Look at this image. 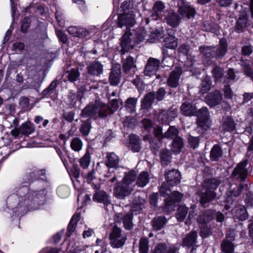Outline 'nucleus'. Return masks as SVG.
Here are the masks:
<instances>
[{"instance_id":"obj_1","label":"nucleus","mask_w":253,"mask_h":253,"mask_svg":"<svg viewBox=\"0 0 253 253\" xmlns=\"http://www.w3.org/2000/svg\"><path fill=\"white\" fill-rule=\"evenodd\" d=\"M45 169L36 167L27 168L22 177V183L14 188L13 193L7 198V208L12 211V216L21 217L28 211L40 209L44 204L46 191L30 190L29 186L36 181H46Z\"/></svg>"},{"instance_id":"obj_2","label":"nucleus","mask_w":253,"mask_h":253,"mask_svg":"<svg viewBox=\"0 0 253 253\" xmlns=\"http://www.w3.org/2000/svg\"><path fill=\"white\" fill-rule=\"evenodd\" d=\"M113 114L109 106L103 102L96 100L94 103H90L81 111L82 118L96 120L97 118L105 119Z\"/></svg>"},{"instance_id":"obj_3","label":"nucleus","mask_w":253,"mask_h":253,"mask_svg":"<svg viewBox=\"0 0 253 253\" xmlns=\"http://www.w3.org/2000/svg\"><path fill=\"white\" fill-rule=\"evenodd\" d=\"M136 177L137 174L134 170L126 172L122 181L117 183L114 187L115 197L119 199H124L129 196L134 190Z\"/></svg>"},{"instance_id":"obj_4","label":"nucleus","mask_w":253,"mask_h":253,"mask_svg":"<svg viewBox=\"0 0 253 253\" xmlns=\"http://www.w3.org/2000/svg\"><path fill=\"white\" fill-rule=\"evenodd\" d=\"M150 119H144L141 123L144 128L149 133L152 130L153 136L150 135L149 140L151 151L157 155L158 152V113L154 110L150 115Z\"/></svg>"},{"instance_id":"obj_5","label":"nucleus","mask_w":253,"mask_h":253,"mask_svg":"<svg viewBox=\"0 0 253 253\" xmlns=\"http://www.w3.org/2000/svg\"><path fill=\"white\" fill-rule=\"evenodd\" d=\"M130 2L124 1L121 5V11L124 12L118 16L117 26L119 28L123 26L132 27L136 23L135 15L132 11H129Z\"/></svg>"},{"instance_id":"obj_6","label":"nucleus","mask_w":253,"mask_h":253,"mask_svg":"<svg viewBox=\"0 0 253 253\" xmlns=\"http://www.w3.org/2000/svg\"><path fill=\"white\" fill-rule=\"evenodd\" d=\"M159 193L164 197L169 196L165 199V207L169 211L173 210L175 204L180 202L183 198L182 194L177 191L171 192L169 187L166 188L165 184L162 185Z\"/></svg>"},{"instance_id":"obj_7","label":"nucleus","mask_w":253,"mask_h":253,"mask_svg":"<svg viewBox=\"0 0 253 253\" xmlns=\"http://www.w3.org/2000/svg\"><path fill=\"white\" fill-rule=\"evenodd\" d=\"M218 184L215 179H211L206 183L205 191L202 192L201 197V203L203 206L216 197L214 190L217 188Z\"/></svg>"},{"instance_id":"obj_8","label":"nucleus","mask_w":253,"mask_h":253,"mask_svg":"<svg viewBox=\"0 0 253 253\" xmlns=\"http://www.w3.org/2000/svg\"><path fill=\"white\" fill-rule=\"evenodd\" d=\"M109 239L110 246L115 249L122 248L126 240V237L122 234L121 229L116 225L113 227Z\"/></svg>"},{"instance_id":"obj_9","label":"nucleus","mask_w":253,"mask_h":253,"mask_svg":"<svg viewBox=\"0 0 253 253\" xmlns=\"http://www.w3.org/2000/svg\"><path fill=\"white\" fill-rule=\"evenodd\" d=\"M126 27V31L123 35L121 40V52L122 54L128 51L130 49H133L134 47L133 34L130 30L131 27Z\"/></svg>"},{"instance_id":"obj_10","label":"nucleus","mask_w":253,"mask_h":253,"mask_svg":"<svg viewBox=\"0 0 253 253\" xmlns=\"http://www.w3.org/2000/svg\"><path fill=\"white\" fill-rule=\"evenodd\" d=\"M177 5L178 7V12L182 18L189 19L194 17L196 10L189 3L181 0L178 2Z\"/></svg>"},{"instance_id":"obj_11","label":"nucleus","mask_w":253,"mask_h":253,"mask_svg":"<svg viewBox=\"0 0 253 253\" xmlns=\"http://www.w3.org/2000/svg\"><path fill=\"white\" fill-rule=\"evenodd\" d=\"M34 125L30 122L23 123L18 128L11 130V134L15 137H18L20 134L29 136L35 131Z\"/></svg>"},{"instance_id":"obj_12","label":"nucleus","mask_w":253,"mask_h":253,"mask_svg":"<svg viewBox=\"0 0 253 253\" xmlns=\"http://www.w3.org/2000/svg\"><path fill=\"white\" fill-rule=\"evenodd\" d=\"M247 164L248 161L246 159L240 162L234 169L231 174L232 177L244 180L248 174V169L246 168Z\"/></svg>"},{"instance_id":"obj_13","label":"nucleus","mask_w":253,"mask_h":253,"mask_svg":"<svg viewBox=\"0 0 253 253\" xmlns=\"http://www.w3.org/2000/svg\"><path fill=\"white\" fill-rule=\"evenodd\" d=\"M165 176L167 183L171 186L179 184L181 178L180 173L175 169L166 171Z\"/></svg>"},{"instance_id":"obj_14","label":"nucleus","mask_w":253,"mask_h":253,"mask_svg":"<svg viewBox=\"0 0 253 253\" xmlns=\"http://www.w3.org/2000/svg\"><path fill=\"white\" fill-rule=\"evenodd\" d=\"M158 70V59L150 57L145 65L143 71L144 75L146 76L151 77L156 75Z\"/></svg>"},{"instance_id":"obj_15","label":"nucleus","mask_w":253,"mask_h":253,"mask_svg":"<svg viewBox=\"0 0 253 253\" xmlns=\"http://www.w3.org/2000/svg\"><path fill=\"white\" fill-rule=\"evenodd\" d=\"M121 63L122 64L123 72L125 75L130 73L134 74L136 66L134 62V59L131 56H128L126 58H123Z\"/></svg>"},{"instance_id":"obj_16","label":"nucleus","mask_w":253,"mask_h":253,"mask_svg":"<svg viewBox=\"0 0 253 253\" xmlns=\"http://www.w3.org/2000/svg\"><path fill=\"white\" fill-rule=\"evenodd\" d=\"M120 159L114 152H107L104 160L105 166L109 169H117L119 168Z\"/></svg>"},{"instance_id":"obj_17","label":"nucleus","mask_w":253,"mask_h":253,"mask_svg":"<svg viewBox=\"0 0 253 253\" xmlns=\"http://www.w3.org/2000/svg\"><path fill=\"white\" fill-rule=\"evenodd\" d=\"M122 77L121 65L118 64L113 66L109 76L110 83L112 85L116 86L120 82Z\"/></svg>"},{"instance_id":"obj_18","label":"nucleus","mask_w":253,"mask_h":253,"mask_svg":"<svg viewBox=\"0 0 253 253\" xmlns=\"http://www.w3.org/2000/svg\"><path fill=\"white\" fill-rule=\"evenodd\" d=\"M155 99L158 100V91L156 93L150 92L146 94L141 101V109L147 110L150 109Z\"/></svg>"},{"instance_id":"obj_19","label":"nucleus","mask_w":253,"mask_h":253,"mask_svg":"<svg viewBox=\"0 0 253 253\" xmlns=\"http://www.w3.org/2000/svg\"><path fill=\"white\" fill-rule=\"evenodd\" d=\"M222 100V94L219 90H215L208 94L205 97L207 104L211 107L219 104Z\"/></svg>"},{"instance_id":"obj_20","label":"nucleus","mask_w":253,"mask_h":253,"mask_svg":"<svg viewBox=\"0 0 253 253\" xmlns=\"http://www.w3.org/2000/svg\"><path fill=\"white\" fill-rule=\"evenodd\" d=\"M93 200L95 202L102 203L105 206L111 204L110 196L103 190L96 191L93 196Z\"/></svg>"},{"instance_id":"obj_21","label":"nucleus","mask_w":253,"mask_h":253,"mask_svg":"<svg viewBox=\"0 0 253 253\" xmlns=\"http://www.w3.org/2000/svg\"><path fill=\"white\" fill-rule=\"evenodd\" d=\"M88 73L94 76H100L103 72V65L98 61H94L87 67Z\"/></svg>"},{"instance_id":"obj_22","label":"nucleus","mask_w":253,"mask_h":253,"mask_svg":"<svg viewBox=\"0 0 253 253\" xmlns=\"http://www.w3.org/2000/svg\"><path fill=\"white\" fill-rule=\"evenodd\" d=\"M181 74L180 68H177L172 71L168 80V84L171 87H176L179 84V80Z\"/></svg>"},{"instance_id":"obj_23","label":"nucleus","mask_w":253,"mask_h":253,"mask_svg":"<svg viewBox=\"0 0 253 253\" xmlns=\"http://www.w3.org/2000/svg\"><path fill=\"white\" fill-rule=\"evenodd\" d=\"M178 130L175 126H169L168 130L164 134L162 133V129L159 127V138H167L174 140L177 138V137H180L178 136Z\"/></svg>"},{"instance_id":"obj_24","label":"nucleus","mask_w":253,"mask_h":253,"mask_svg":"<svg viewBox=\"0 0 253 253\" xmlns=\"http://www.w3.org/2000/svg\"><path fill=\"white\" fill-rule=\"evenodd\" d=\"M129 141V149L134 153L139 152L141 149L139 137L136 135H130Z\"/></svg>"},{"instance_id":"obj_25","label":"nucleus","mask_w":253,"mask_h":253,"mask_svg":"<svg viewBox=\"0 0 253 253\" xmlns=\"http://www.w3.org/2000/svg\"><path fill=\"white\" fill-rule=\"evenodd\" d=\"M227 49L226 40L221 39L219 42V45L217 47H215L214 57L217 58H222L225 54Z\"/></svg>"},{"instance_id":"obj_26","label":"nucleus","mask_w":253,"mask_h":253,"mask_svg":"<svg viewBox=\"0 0 253 253\" xmlns=\"http://www.w3.org/2000/svg\"><path fill=\"white\" fill-rule=\"evenodd\" d=\"M181 112L185 116H191L196 114V108L189 102H184L180 107Z\"/></svg>"},{"instance_id":"obj_27","label":"nucleus","mask_w":253,"mask_h":253,"mask_svg":"<svg viewBox=\"0 0 253 253\" xmlns=\"http://www.w3.org/2000/svg\"><path fill=\"white\" fill-rule=\"evenodd\" d=\"M145 202L144 199L141 198L139 196H135L130 206L131 212L132 213L133 212H140L142 210V207Z\"/></svg>"},{"instance_id":"obj_28","label":"nucleus","mask_w":253,"mask_h":253,"mask_svg":"<svg viewBox=\"0 0 253 253\" xmlns=\"http://www.w3.org/2000/svg\"><path fill=\"white\" fill-rule=\"evenodd\" d=\"M92 128V121L90 119L81 120V124L79 127L80 132L84 137L88 135Z\"/></svg>"},{"instance_id":"obj_29","label":"nucleus","mask_w":253,"mask_h":253,"mask_svg":"<svg viewBox=\"0 0 253 253\" xmlns=\"http://www.w3.org/2000/svg\"><path fill=\"white\" fill-rule=\"evenodd\" d=\"M197 115L198 125L200 126H203L206 123L209 117V112L207 108L203 107L200 109Z\"/></svg>"},{"instance_id":"obj_30","label":"nucleus","mask_w":253,"mask_h":253,"mask_svg":"<svg viewBox=\"0 0 253 253\" xmlns=\"http://www.w3.org/2000/svg\"><path fill=\"white\" fill-rule=\"evenodd\" d=\"M81 218V214L80 213L75 214L72 217L67 227V232L66 236L70 237L72 236L73 232L75 231L77 223Z\"/></svg>"},{"instance_id":"obj_31","label":"nucleus","mask_w":253,"mask_h":253,"mask_svg":"<svg viewBox=\"0 0 253 253\" xmlns=\"http://www.w3.org/2000/svg\"><path fill=\"white\" fill-rule=\"evenodd\" d=\"M133 34L134 42L136 43H139L142 42L146 37L147 34L146 30L142 27H139L131 31Z\"/></svg>"},{"instance_id":"obj_32","label":"nucleus","mask_w":253,"mask_h":253,"mask_svg":"<svg viewBox=\"0 0 253 253\" xmlns=\"http://www.w3.org/2000/svg\"><path fill=\"white\" fill-rule=\"evenodd\" d=\"M233 214L235 217L241 220H245L248 218V213L244 206L240 205L236 207L233 210Z\"/></svg>"},{"instance_id":"obj_33","label":"nucleus","mask_w":253,"mask_h":253,"mask_svg":"<svg viewBox=\"0 0 253 253\" xmlns=\"http://www.w3.org/2000/svg\"><path fill=\"white\" fill-rule=\"evenodd\" d=\"M239 64H240L244 74L253 80V71L251 68L250 62L247 60L242 59Z\"/></svg>"},{"instance_id":"obj_34","label":"nucleus","mask_w":253,"mask_h":253,"mask_svg":"<svg viewBox=\"0 0 253 253\" xmlns=\"http://www.w3.org/2000/svg\"><path fill=\"white\" fill-rule=\"evenodd\" d=\"M250 24L248 22V17L246 15H243L240 16L237 22L235 27V31L238 33L243 31L244 28L249 25Z\"/></svg>"},{"instance_id":"obj_35","label":"nucleus","mask_w":253,"mask_h":253,"mask_svg":"<svg viewBox=\"0 0 253 253\" xmlns=\"http://www.w3.org/2000/svg\"><path fill=\"white\" fill-rule=\"evenodd\" d=\"M222 155V151L220 146L217 144L214 145L210 152V159L212 161H218Z\"/></svg>"},{"instance_id":"obj_36","label":"nucleus","mask_w":253,"mask_h":253,"mask_svg":"<svg viewBox=\"0 0 253 253\" xmlns=\"http://www.w3.org/2000/svg\"><path fill=\"white\" fill-rule=\"evenodd\" d=\"M211 82L210 77L206 76L202 81L199 86V92L204 94L207 92L211 88Z\"/></svg>"},{"instance_id":"obj_37","label":"nucleus","mask_w":253,"mask_h":253,"mask_svg":"<svg viewBox=\"0 0 253 253\" xmlns=\"http://www.w3.org/2000/svg\"><path fill=\"white\" fill-rule=\"evenodd\" d=\"M213 217V211H207L200 214L197 219L199 223H206L211 220Z\"/></svg>"},{"instance_id":"obj_38","label":"nucleus","mask_w":253,"mask_h":253,"mask_svg":"<svg viewBox=\"0 0 253 253\" xmlns=\"http://www.w3.org/2000/svg\"><path fill=\"white\" fill-rule=\"evenodd\" d=\"M184 146V143L182 138L177 137L173 140L171 144V150L175 153H179Z\"/></svg>"},{"instance_id":"obj_39","label":"nucleus","mask_w":253,"mask_h":253,"mask_svg":"<svg viewBox=\"0 0 253 253\" xmlns=\"http://www.w3.org/2000/svg\"><path fill=\"white\" fill-rule=\"evenodd\" d=\"M166 19L168 24L172 27H176L179 24L180 19L175 12L169 13Z\"/></svg>"},{"instance_id":"obj_40","label":"nucleus","mask_w":253,"mask_h":253,"mask_svg":"<svg viewBox=\"0 0 253 253\" xmlns=\"http://www.w3.org/2000/svg\"><path fill=\"white\" fill-rule=\"evenodd\" d=\"M164 45L166 47L174 49L177 46V42L175 38L172 35H168L164 39Z\"/></svg>"},{"instance_id":"obj_41","label":"nucleus","mask_w":253,"mask_h":253,"mask_svg":"<svg viewBox=\"0 0 253 253\" xmlns=\"http://www.w3.org/2000/svg\"><path fill=\"white\" fill-rule=\"evenodd\" d=\"M197 233L195 231L191 232L183 240V244L185 246L190 247L193 246L196 241Z\"/></svg>"},{"instance_id":"obj_42","label":"nucleus","mask_w":253,"mask_h":253,"mask_svg":"<svg viewBox=\"0 0 253 253\" xmlns=\"http://www.w3.org/2000/svg\"><path fill=\"white\" fill-rule=\"evenodd\" d=\"M149 174L146 171H142L138 177L136 182L135 181V185L137 184L139 187H144L149 182Z\"/></svg>"},{"instance_id":"obj_43","label":"nucleus","mask_w":253,"mask_h":253,"mask_svg":"<svg viewBox=\"0 0 253 253\" xmlns=\"http://www.w3.org/2000/svg\"><path fill=\"white\" fill-rule=\"evenodd\" d=\"M137 101V99L134 97L127 99L125 102V107L127 112L133 113L135 111Z\"/></svg>"},{"instance_id":"obj_44","label":"nucleus","mask_w":253,"mask_h":253,"mask_svg":"<svg viewBox=\"0 0 253 253\" xmlns=\"http://www.w3.org/2000/svg\"><path fill=\"white\" fill-rule=\"evenodd\" d=\"M83 143L82 139L78 137H74L70 142V147L75 152H80L83 148Z\"/></svg>"},{"instance_id":"obj_45","label":"nucleus","mask_w":253,"mask_h":253,"mask_svg":"<svg viewBox=\"0 0 253 253\" xmlns=\"http://www.w3.org/2000/svg\"><path fill=\"white\" fill-rule=\"evenodd\" d=\"M220 247L221 251L225 253H233L234 250V245L227 239L223 240Z\"/></svg>"},{"instance_id":"obj_46","label":"nucleus","mask_w":253,"mask_h":253,"mask_svg":"<svg viewBox=\"0 0 253 253\" xmlns=\"http://www.w3.org/2000/svg\"><path fill=\"white\" fill-rule=\"evenodd\" d=\"M235 128V125L233 119L230 117L224 119L222 128L227 131H233Z\"/></svg>"},{"instance_id":"obj_47","label":"nucleus","mask_w":253,"mask_h":253,"mask_svg":"<svg viewBox=\"0 0 253 253\" xmlns=\"http://www.w3.org/2000/svg\"><path fill=\"white\" fill-rule=\"evenodd\" d=\"M133 213L129 212L125 215L123 219L124 226L126 230H131L133 228Z\"/></svg>"},{"instance_id":"obj_48","label":"nucleus","mask_w":253,"mask_h":253,"mask_svg":"<svg viewBox=\"0 0 253 253\" xmlns=\"http://www.w3.org/2000/svg\"><path fill=\"white\" fill-rule=\"evenodd\" d=\"M90 163V154L88 149L86 150L84 155L80 159V164L84 169H87Z\"/></svg>"},{"instance_id":"obj_49","label":"nucleus","mask_w":253,"mask_h":253,"mask_svg":"<svg viewBox=\"0 0 253 253\" xmlns=\"http://www.w3.org/2000/svg\"><path fill=\"white\" fill-rule=\"evenodd\" d=\"M188 213V208L185 206H180L177 211L176 217L178 221H182L186 216Z\"/></svg>"},{"instance_id":"obj_50","label":"nucleus","mask_w":253,"mask_h":253,"mask_svg":"<svg viewBox=\"0 0 253 253\" xmlns=\"http://www.w3.org/2000/svg\"><path fill=\"white\" fill-rule=\"evenodd\" d=\"M68 80L72 83L77 81L80 76V73L78 69H72L67 72Z\"/></svg>"},{"instance_id":"obj_51","label":"nucleus","mask_w":253,"mask_h":253,"mask_svg":"<svg viewBox=\"0 0 253 253\" xmlns=\"http://www.w3.org/2000/svg\"><path fill=\"white\" fill-rule=\"evenodd\" d=\"M212 74L216 82L222 81L223 78V70L222 68L217 66H215L212 70Z\"/></svg>"},{"instance_id":"obj_52","label":"nucleus","mask_w":253,"mask_h":253,"mask_svg":"<svg viewBox=\"0 0 253 253\" xmlns=\"http://www.w3.org/2000/svg\"><path fill=\"white\" fill-rule=\"evenodd\" d=\"M70 106L71 108L74 107L76 105L78 101H81L82 98H80L79 96L72 90L70 91L68 95Z\"/></svg>"},{"instance_id":"obj_53","label":"nucleus","mask_w":253,"mask_h":253,"mask_svg":"<svg viewBox=\"0 0 253 253\" xmlns=\"http://www.w3.org/2000/svg\"><path fill=\"white\" fill-rule=\"evenodd\" d=\"M200 49L201 52L203 53V55L207 58H210L211 56H214V52L215 47H200Z\"/></svg>"},{"instance_id":"obj_54","label":"nucleus","mask_w":253,"mask_h":253,"mask_svg":"<svg viewBox=\"0 0 253 253\" xmlns=\"http://www.w3.org/2000/svg\"><path fill=\"white\" fill-rule=\"evenodd\" d=\"M148 241L146 238H142L139 242V253H148Z\"/></svg>"},{"instance_id":"obj_55","label":"nucleus","mask_w":253,"mask_h":253,"mask_svg":"<svg viewBox=\"0 0 253 253\" xmlns=\"http://www.w3.org/2000/svg\"><path fill=\"white\" fill-rule=\"evenodd\" d=\"M171 159L170 153L169 151L166 150L162 152L161 154V162L162 165H168V164L170 162Z\"/></svg>"},{"instance_id":"obj_56","label":"nucleus","mask_w":253,"mask_h":253,"mask_svg":"<svg viewBox=\"0 0 253 253\" xmlns=\"http://www.w3.org/2000/svg\"><path fill=\"white\" fill-rule=\"evenodd\" d=\"M176 248L174 246H167L165 244H159V253H175Z\"/></svg>"},{"instance_id":"obj_57","label":"nucleus","mask_w":253,"mask_h":253,"mask_svg":"<svg viewBox=\"0 0 253 253\" xmlns=\"http://www.w3.org/2000/svg\"><path fill=\"white\" fill-rule=\"evenodd\" d=\"M31 22V19L28 17H25L21 21V31L26 33L30 27Z\"/></svg>"},{"instance_id":"obj_58","label":"nucleus","mask_w":253,"mask_h":253,"mask_svg":"<svg viewBox=\"0 0 253 253\" xmlns=\"http://www.w3.org/2000/svg\"><path fill=\"white\" fill-rule=\"evenodd\" d=\"M132 83L136 86L139 91H143L145 89L143 81L138 76L132 81Z\"/></svg>"},{"instance_id":"obj_59","label":"nucleus","mask_w":253,"mask_h":253,"mask_svg":"<svg viewBox=\"0 0 253 253\" xmlns=\"http://www.w3.org/2000/svg\"><path fill=\"white\" fill-rule=\"evenodd\" d=\"M25 45L22 42H16L12 44V50L17 53H21L24 50Z\"/></svg>"},{"instance_id":"obj_60","label":"nucleus","mask_w":253,"mask_h":253,"mask_svg":"<svg viewBox=\"0 0 253 253\" xmlns=\"http://www.w3.org/2000/svg\"><path fill=\"white\" fill-rule=\"evenodd\" d=\"M47 38V34L42 32L39 34L38 38L35 40V42L38 46H43L44 40Z\"/></svg>"},{"instance_id":"obj_61","label":"nucleus","mask_w":253,"mask_h":253,"mask_svg":"<svg viewBox=\"0 0 253 253\" xmlns=\"http://www.w3.org/2000/svg\"><path fill=\"white\" fill-rule=\"evenodd\" d=\"M57 21L61 26H64L65 15L64 13L61 10H57L55 14Z\"/></svg>"},{"instance_id":"obj_62","label":"nucleus","mask_w":253,"mask_h":253,"mask_svg":"<svg viewBox=\"0 0 253 253\" xmlns=\"http://www.w3.org/2000/svg\"><path fill=\"white\" fill-rule=\"evenodd\" d=\"M90 33V32L89 30L84 28L80 27L78 32V35H77L76 37L82 39H87V37L89 36Z\"/></svg>"},{"instance_id":"obj_63","label":"nucleus","mask_w":253,"mask_h":253,"mask_svg":"<svg viewBox=\"0 0 253 253\" xmlns=\"http://www.w3.org/2000/svg\"><path fill=\"white\" fill-rule=\"evenodd\" d=\"M188 140L191 147L196 148L198 146L199 142L198 137L189 135L188 137Z\"/></svg>"},{"instance_id":"obj_64","label":"nucleus","mask_w":253,"mask_h":253,"mask_svg":"<svg viewBox=\"0 0 253 253\" xmlns=\"http://www.w3.org/2000/svg\"><path fill=\"white\" fill-rule=\"evenodd\" d=\"M245 202L248 207L253 206V194L248 193L247 194L245 199Z\"/></svg>"}]
</instances>
